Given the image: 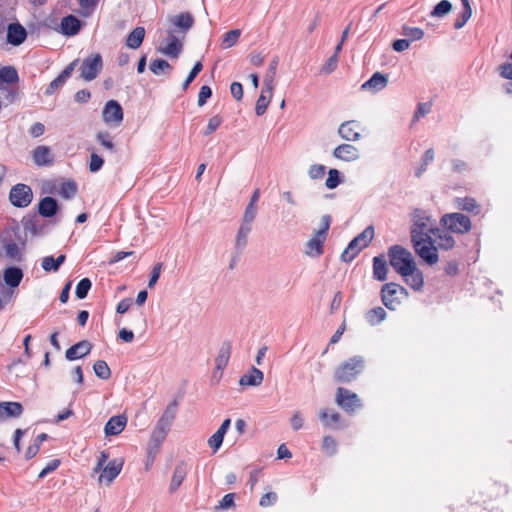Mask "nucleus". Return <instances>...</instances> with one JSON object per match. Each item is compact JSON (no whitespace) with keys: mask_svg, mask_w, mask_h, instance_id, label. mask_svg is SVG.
<instances>
[{"mask_svg":"<svg viewBox=\"0 0 512 512\" xmlns=\"http://www.w3.org/2000/svg\"><path fill=\"white\" fill-rule=\"evenodd\" d=\"M78 63V60L72 61L70 64H68L64 70L53 80L50 82V84L47 86L45 90V95L51 96L53 95L58 89H60L67 81V79L72 75L76 65Z\"/></svg>","mask_w":512,"mask_h":512,"instance_id":"f8f14e48","label":"nucleus"},{"mask_svg":"<svg viewBox=\"0 0 512 512\" xmlns=\"http://www.w3.org/2000/svg\"><path fill=\"white\" fill-rule=\"evenodd\" d=\"M23 413V406L19 402H0V420L18 418Z\"/></svg>","mask_w":512,"mask_h":512,"instance_id":"5701e85b","label":"nucleus"},{"mask_svg":"<svg viewBox=\"0 0 512 512\" xmlns=\"http://www.w3.org/2000/svg\"><path fill=\"white\" fill-rule=\"evenodd\" d=\"M92 283L89 278L81 279L77 286L75 294L79 299H84L87 297L89 290L91 289Z\"/></svg>","mask_w":512,"mask_h":512,"instance_id":"864d4df0","label":"nucleus"},{"mask_svg":"<svg viewBox=\"0 0 512 512\" xmlns=\"http://www.w3.org/2000/svg\"><path fill=\"white\" fill-rule=\"evenodd\" d=\"M81 27V23L78 18L73 15L63 17L61 20V31L64 35L73 36L76 35Z\"/></svg>","mask_w":512,"mask_h":512,"instance_id":"c756f323","label":"nucleus"},{"mask_svg":"<svg viewBox=\"0 0 512 512\" xmlns=\"http://www.w3.org/2000/svg\"><path fill=\"white\" fill-rule=\"evenodd\" d=\"M452 10V4L448 0H441L431 11L430 15L432 17L442 18L449 14Z\"/></svg>","mask_w":512,"mask_h":512,"instance_id":"09e8293b","label":"nucleus"},{"mask_svg":"<svg viewBox=\"0 0 512 512\" xmlns=\"http://www.w3.org/2000/svg\"><path fill=\"white\" fill-rule=\"evenodd\" d=\"M96 140L101 146H103L106 150L111 153L115 152V144L113 142V138L107 131H100L96 134Z\"/></svg>","mask_w":512,"mask_h":512,"instance_id":"49530a36","label":"nucleus"},{"mask_svg":"<svg viewBox=\"0 0 512 512\" xmlns=\"http://www.w3.org/2000/svg\"><path fill=\"white\" fill-rule=\"evenodd\" d=\"M231 351H232L231 341H228V340L224 341L218 350L217 357L215 358L216 370L221 371L227 366L230 356H231Z\"/></svg>","mask_w":512,"mask_h":512,"instance_id":"a878e982","label":"nucleus"},{"mask_svg":"<svg viewBox=\"0 0 512 512\" xmlns=\"http://www.w3.org/2000/svg\"><path fill=\"white\" fill-rule=\"evenodd\" d=\"M150 70L155 74L159 75L161 74L165 69L171 70V65L163 59H155L150 63L149 66Z\"/></svg>","mask_w":512,"mask_h":512,"instance_id":"5fc2aeb1","label":"nucleus"},{"mask_svg":"<svg viewBox=\"0 0 512 512\" xmlns=\"http://www.w3.org/2000/svg\"><path fill=\"white\" fill-rule=\"evenodd\" d=\"M387 263L383 256L373 258V277L378 281L387 279Z\"/></svg>","mask_w":512,"mask_h":512,"instance_id":"72a5a7b5","label":"nucleus"},{"mask_svg":"<svg viewBox=\"0 0 512 512\" xmlns=\"http://www.w3.org/2000/svg\"><path fill=\"white\" fill-rule=\"evenodd\" d=\"M461 5L463 7V11L458 15L454 22L455 29H461L467 23V21L472 16V8L470 5V0H460Z\"/></svg>","mask_w":512,"mask_h":512,"instance_id":"ea45409f","label":"nucleus"},{"mask_svg":"<svg viewBox=\"0 0 512 512\" xmlns=\"http://www.w3.org/2000/svg\"><path fill=\"white\" fill-rule=\"evenodd\" d=\"M333 156L342 161L353 162L359 158L360 153L354 145L341 144L334 149Z\"/></svg>","mask_w":512,"mask_h":512,"instance_id":"dca6fc26","label":"nucleus"},{"mask_svg":"<svg viewBox=\"0 0 512 512\" xmlns=\"http://www.w3.org/2000/svg\"><path fill=\"white\" fill-rule=\"evenodd\" d=\"M32 198V189L26 184H16L10 190L9 199L16 207H27L31 203Z\"/></svg>","mask_w":512,"mask_h":512,"instance_id":"1a4fd4ad","label":"nucleus"},{"mask_svg":"<svg viewBox=\"0 0 512 512\" xmlns=\"http://www.w3.org/2000/svg\"><path fill=\"white\" fill-rule=\"evenodd\" d=\"M365 360L362 356H353L342 362L334 372V378L339 383H349L362 373Z\"/></svg>","mask_w":512,"mask_h":512,"instance_id":"f03ea898","label":"nucleus"},{"mask_svg":"<svg viewBox=\"0 0 512 512\" xmlns=\"http://www.w3.org/2000/svg\"><path fill=\"white\" fill-rule=\"evenodd\" d=\"M338 64V57L336 54H333L322 66L321 73L323 74H330L332 73L336 68Z\"/></svg>","mask_w":512,"mask_h":512,"instance_id":"338daca9","label":"nucleus"},{"mask_svg":"<svg viewBox=\"0 0 512 512\" xmlns=\"http://www.w3.org/2000/svg\"><path fill=\"white\" fill-rule=\"evenodd\" d=\"M77 193V185L74 181L64 182L59 189V195L65 199H71Z\"/></svg>","mask_w":512,"mask_h":512,"instance_id":"603ef678","label":"nucleus"},{"mask_svg":"<svg viewBox=\"0 0 512 512\" xmlns=\"http://www.w3.org/2000/svg\"><path fill=\"white\" fill-rule=\"evenodd\" d=\"M252 227L246 225H240V228L237 232L236 240H235V248L238 252H242L245 248L248 240V235L251 232Z\"/></svg>","mask_w":512,"mask_h":512,"instance_id":"37998d69","label":"nucleus"},{"mask_svg":"<svg viewBox=\"0 0 512 512\" xmlns=\"http://www.w3.org/2000/svg\"><path fill=\"white\" fill-rule=\"evenodd\" d=\"M273 89L274 87H270L269 89L268 86L264 85L255 106V113L258 116H261L266 112L273 95Z\"/></svg>","mask_w":512,"mask_h":512,"instance_id":"7c9ffc66","label":"nucleus"},{"mask_svg":"<svg viewBox=\"0 0 512 512\" xmlns=\"http://www.w3.org/2000/svg\"><path fill=\"white\" fill-rule=\"evenodd\" d=\"M402 34L406 37L407 40H410L411 43L412 41L422 39L424 36V31L418 27L403 26Z\"/></svg>","mask_w":512,"mask_h":512,"instance_id":"3c124183","label":"nucleus"},{"mask_svg":"<svg viewBox=\"0 0 512 512\" xmlns=\"http://www.w3.org/2000/svg\"><path fill=\"white\" fill-rule=\"evenodd\" d=\"M122 459H113L102 469L98 478L99 483L106 482L110 484L121 472L123 467Z\"/></svg>","mask_w":512,"mask_h":512,"instance_id":"4468645a","label":"nucleus"},{"mask_svg":"<svg viewBox=\"0 0 512 512\" xmlns=\"http://www.w3.org/2000/svg\"><path fill=\"white\" fill-rule=\"evenodd\" d=\"M411 241L417 255L427 264L434 265L438 262V247L434 244L432 236Z\"/></svg>","mask_w":512,"mask_h":512,"instance_id":"0eeeda50","label":"nucleus"},{"mask_svg":"<svg viewBox=\"0 0 512 512\" xmlns=\"http://www.w3.org/2000/svg\"><path fill=\"white\" fill-rule=\"evenodd\" d=\"M278 501V495L276 492L268 491L266 492L259 501V505L261 507H270L274 505Z\"/></svg>","mask_w":512,"mask_h":512,"instance_id":"052dcab7","label":"nucleus"},{"mask_svg":"<svg viewBox=\"0 0 512 512\" xmlns=\"http://www.w3.org/2000/svg\"><path fill=\"white\" fill-rule=\"evenodd\" d=\"M176 411H177V403L174 401L173 403H171L167 406V408L165 409L161 418L158 420L155 428H157L159 430H163L168 433L170 430V427L175 419Z\"/></svg>","mask_w":512,"mask_h":512,"instance_id":"4be33fe9","label":"nucleus"},{"mask_svg":"<svg viewBox=\"0 0 512 512\" xmlns=\"http://www.w3.org/2000/svg\"><path fill=\"white\" fill-rule=\"evenodd\" d=\"M92 344L87 340H82L66 350L65 357L69 361L81 359L91 352Z\"/></svg>","mask_w":512,"mask_h":512,"instance_id":"f3484780","label":"nucleus"},{"mask_svg":"<svg viewBox=\"0 0 512 512\" xmlns=\"http://www.w3.org/2000/svg\"><path fill=\"white\" fill-rule=\"evenodd\" d=\"M102 117L106 124L118 126L123 120L121 105L116 100H109L103 108Z\"/></svg>","mask_w":512,"mask_h":512,"instance_id":"9b49d317","label":"nucleus"},{"mask_svg":"<svg viewBox=\"0 0 512 512\" xmlns=\"http://www.w3.org/2000/svg\"><path fill=\"white\" fill-rule=\"evenodd\" d=\"M381 301L389 310H396L402 300L408 297V291L400 284L390 282L381 288Z\"/></svg>","mask_w":512,"mask_h":512,"instance_id":"7ed1b4c3","label":"nucleus"},{"mask_svg":"<svg viewBox=\"0 0 512 512\" xmlns=\"http://www.w3.org/2000/svg\"><path fill=\"white\" fill-rule=\"evenodd\" d=\"M222 123V118L219 115L211 117L208 121L207 127L204 131V135H210L216 131Z\"/></svg>","mask_w":512,"mask_h":512,"instance_id":"0e129e2a","label":"nucleus"},{"mask_svg":"<svg viewBox=\"0 0 512 512\" xmlns=\"http://www.w3.org/2000/svg\"><path fill=\"white\" fill-rule=\"evenodd\" d=\"M27 37L25 28L19 23H12L7 28V41L8 43L18 46L22 44Z\"/></svg>","mask_w":512,"mask_h":512,"instance_id":"6ab92c4d","label":"nucleus"},{"mask_svg":"<svg viewBox=\"0 0 512 512\" xmlns=\"http://www.w3.org/2000/svg\"><path fill=\"white\" fill-rule=\"evenodd\" d=\"M388 84V78L386 75L375 72L369 80L362 84V90L378 92L383 90Z\"/></svg>","mask_w":512,"mask_h":512,"instance_id":"412c9836","label":"nucleus"},{"mask_svg":"<svg viewBox=\"0 0 512 512\" xmlns=\"http://www.w3.org/2000/svg\"><path fill=\"white\" fill-rule=\"evenodd\" d=\"M322 449L329 456L334 455L337 451V443L335 439L331 436H325L322 441Z\"/></svg>","mask_w":512,"mask_h":512,"instance_id":"13d9d810","label":"nucleus"},{"mask_svg":"<svg viewBox=\"0 0 512 512\" xmlns=\"http://www.w3.org/2000/svg\"><path fill=\"white\" fill-rule=\"evenodd\" d=\"M431 111V104L429 103H419L417 109L414 113L412 123L418 121L421 117H424Z\"/></svg>","mask_w":512,"mask_h":512,"instance_id":"e2e57ef3","label":"nucleus"},{"mask_svg":"<svg viewBox=\"0 0 512 512\" xmlns=\"http://www.w3.org/2000/svg\"><path fill=\"white\" fill-rule=\"evenodd\" d=\"M127 424V418L124 415L112 416L104 427L106 436H114L120 434Z\"/></svg>","mask_w":512,"mask_h":512,"instance_id":"aec40b11","label":"nucleus"},{"mask_svg":"<svg viewBox=\"0 0 512 512\" xmlns=\"http://www.w3.org/2000/svg\"><path fill=\"white\" fill-rule=\"evenodd\" d=\"M95 375L102 379L107 380L111 376V370L104 360H97L93 365Z\"/></svg>","mask_w":512,"mask_h":512,"instance_id":"de8ad7c7","label":"nucleus"},{"mask_svg":"<svg viewBox=\"0 0 512 512\" xmlns=\"http://www.w3.org/2000/svg\"><path fill=\"white\" fill-rule=\"evenodd\" d=\"M183 45L174 34V31H168L167 44L165 47L160 48L159 51L172 58H177L182 52Z\"/></svg>","mask_w":512,"mask_h":512,"instance_id":"a211bd4d","label":"nucleus"},{"mask_svg":"<svg viewBox=\"0 0 512 512\" xmlns=\"http://www.w3.org/2000/svg\"><path fill=\"white\" fill-rule=\"evenodd\" d=\"M3 277L8 286L15 288L20 284L23 272L18 267H9L4 271Z\"/></svg>","mask_w":512,"mask_h":512,"instance_id":"c9c22d12","label":"nucleus"},{"mask_svg":"<svg viewBox=\"0 0 512 512\" xmlns=\"http://www.w3.org/2000/svg\"><path fill=\"white\" fill-rule=\"evenodd\" d=\"M104 160L96 153H92L90 156L89 170L92 173L98 172L103 166Z\"/></svg>","mask_w":512,"mask_h":512,"instance_id":"774afa93","label":"nucleus"},{"mask_svg":"<svg viewBox=\"0 0 512 512\" xmlns=\"http://www.w3.org/2000/svg\"><path fill=\"white\" fill-rule=\"evenodd\" d=\"M389 263L401 276H408L416 270V263L412 253L400 245L391 246L388 250Z\"/></svg>","mask_w":512,"mask_h":512,"instance_id":"f257e3e1","label":"nucleus"},{"mask_svg":"<svg viewBox=\"0 0 512 512\" xmlns=\"http://www.w3.org/2000/svg\"><path fill=\"white\" fill-rule=\"evenodd\" d=\"M446 229L435 228L431 230L433 242L438 249L451 250L455 246V239Z\"/></svg>","mask_w":512,"mask_h":512,"instance_id":"ddd939ff","label":"nucleus"},{"mask_svg":"<svg viewBox=\"0 0 512 512\" xmlns=\"http://www.w3.org/2000/svg\"><path fill=\"white\" fill-rule=\"evenodd\" d=\"M457 206L459 209L478 214L480 212V207L474 198H457Z\"/></svg>","mask_w":512,"mask_h":512,"instance_id":"c03bdc74","label":"nucleus"},{"mask_svg":"<svg viewBox=\"0 0 512 512\" xmlns=\"http://www.w3.org/2000/svg\"><path fill=\"white\" fill-rule=\"evenodd\" d=\"M412 289L419 291L424 285V278L422 272L416 267L408 276H402Z\"/></svg>","mask_w":512,"mask_h":512,"instance_id":"79ce46f5","label":"nucleus"},{"mask_svg":"<svg viewBox=\"0 0 512 512\" xmlns=\"http://www.w3.org/2000/svg\"><path fill=\"white\" fill-rule=\"evenodd\" d=\"M386 317L387 313L381 306L374 307L365 313V320L371 326L378 325L384 321Z\"/></svg>","mask_w":512,"mask_h":512,"instance_id":"f704fd0d","label":"nucleus"},{"mask_svg":"<svg viewBox=\"0 0 512 512\" xmlns=\"http://www.w3.org/2000/svg\"><path fill=\"white\" fill-rule=\"evenodd\" d=\"M57 210V201L52 197H45L39 203L38 211L43 217H52L56 214Z\"/></svg>","mask_w":512,"mask_h":512,"instance_id":"473e14b6","label":"nucleus"},{"mask_svg":"<svg viewBox=\"0 0 512 512\" xmlns=\"http://www.w3.org/2000/svg\"><path fill=\"white\" fill-rule=\"evenodd\" d=\"M82 14L88 16L95 10L99 0H78Z\"/></svg>","mask_w":512,"mask_h":512,"instance_id":"680f3d73","label":"nucleus"},{"mask_svg":"<svg viewBox=\"0 0 512 512\" xmlns=\"http://www.w3.org/2000/svg\"><path fill=\"white\" fill-rule=\"evenodd\" d=\"M103 62L100 54H94L90 57H87L83 60L80 67V76L85 81L94 80L98 73L102 70Z\"/></svg>","mask_w":512,"mask_h":512,"instance_id":"6e6552de","label":"nucleus"},{"mask_svg":"<svg viewBox=\"0 0 512 512\" xmlns=\"http://www.w3.org/2000/svg\"><path fill=\"white\" fill-rule=\"evenodd\" d=\"M203 65L200 61L196 62L188 74L187 78L183 82L182 88L183 90H186L190 83L196 78V76L202 71Z\"/></svg>","mask_w":512,"mask_h":512,"instance_id":"bf43d9fd","label":"nucleus"},{"mask_svg":"<svg viewBox=\"0 0 512 512\" xmlns=\"http://www.w3.org/2000/svg\"><path fill=\"white\" fill-rule=\"evenodd\" d=\"M326 238L323 234L315 235L306 243V255L310 257H319L323 254V246Z\"/></svg>","mask_w":512,"mask_h":512,"instance_id":"393cba45","label":"nucleus"},{"mask_svg":"<svg viewBox=\"0 0 512 512\" xmlns=\"http://www.w3.org/2000/svg\"><path fill=\"white\" fill-rule=\"evenodd\" d=\"M335 400L336 403L346 412H353L356 408L361 407L358 395L342 387L337 389Z\"/></svg>","mask_w":512,"mask_h":512,"instance_id":"9d476101","label":"nucleus"},{"mask_svg":"<svg viewBox=\"0 0 512 512\" xmlns=\"http://www.w3.org/2000/svg\"><path fill=\"white\" fill-rule=\"evenodd\" d=\"M240 35H241V30H239V29H233V30L226 32L223 35V38L221 41V47L223 49H229V48L233 47L237 43Z\"/></svg>","mask_w":512,"mask_h":512,"instance_id":"a18cd8bd","label":"nucleus"},{"mask_svg":"<svg viewBox=\"0 0 512 512\" xmlns=\"http://www.w3.org/2000/svg\"><path fill=\"white\" fill-rule=\"evenodd\" d=\"M277 66H278V58L275 57L270 62L269 67L264 76V80H263L264 85L268 86L269 89H270V87H274V79H275V75H276Z\"/></svg>","mask_w":512,"mask_h":512,"instance_id":"8fccbe9b","label":"nucleus"},{"mask_svg":"<svg viewBox=\"0 0 512 512\" xmlns=\"http://www.w3.org/2000/svg\"><path fill=\"white\" fill-rule=\"evenodd\" d=\"M167 432L163 431V430H159L157 428H154L152 433H151V436H150V440H149V443H148V446H147V454H154V455H157L159 450H160V447L162 445V443L164 442L166 436H167Z\"/></svg>","mask_w":512,"mask_h":512,"instance_id":"bb28decb","label":"nucleus"},{"mask_svg":"<svg viewBox=\"0 0 512 512\" xmlns=\"http://www.w3.org/2000/svg\"><path fill=\"white\" fill-rule=\"evenodd\" d=\"M145 37V29L136 27L127 37L126 44L131 49H137L141 46Z\"/></svg>","mask_w":512,"mask_h":512,"instance_id":"a19ab883","label":"nucleus"},{"mask_svg":"<svg viewBox=\"0 0 512 512\" xmlns=\"http://www.w3.org/2000/svg\"><path fill=\"white\" fill-rule=\"evenodd\" d=\"M263 379V372L256 367H252L248 373L240 378L239 384L241 386H259L263 382Z\"/></svg>","mask_w":512,"mask_h":512,"instance_id":"c85d7f7f","label":"nucleus"},{"mask_svg":"<svg viewBox=\"0 0 512 512\" xmlns=\"http://www.w3.org/2000/svg\"><path fill=\"white\" fill-rule=\"evenodd\" d=\"M18 72L13 66H4L0 68V90H4L2 83L12 84L18 82Z\"/></svg>","mask_w":512,"mask_h":512,"instance_id":"4c0bfd02","label":"nucleus"},{"mask_svg":"<svg viewBox=\"0 0 512 512\" xmlns=\"http://www.w3.org/2000/svg\"><path fill=\"white\" fill-rule=\"evenodd\" d=\"M66 256L64 254L59 255L57 258L47 256L42 259L41 267L46 272H56L60 266L65 262Z\"/></svg>","mask_w":512,"mask_h":512,"instance_id":"58836bf2","label":"nucleus"},{"mask_svg":"<svg viewBox=\"0 0 512 512\" xmlns=\"http://www.w3.org/2000/svg\"><path fill=\"white\" fill-rule=\"evenodd\" d=\"M257 215V207H252V205H247L242 218V225L252 227L253 221L255 220Z\"/></svg>","mask_w":512,"mask_h":512,"instance_id":"6e6d98bb","label":"nucleus"},{"mask_svg":"<svg viewBox=\"0 0 512 512\" xmlns=\"http://www.w3.org/2000/svg\"><path fill=\"white\" fill-rule=\"evenodd\" d=\"M170 23L179 28L184 34L194 25V18L189 12L180 13L169 19Z\"/></svg>","mask_w":512,"mask_h":512,"instance_id":"cd10ccee","label":"nucleus"},{"mask_svg":"<svg viewBox=\"0 0 512 512\" xmlns=\"http://www.w3.org/2000/svg\"><path fill=\"white\" fill-rule=\"evenodd\" d=\"M434 156H435V153H434V150L432 148L428 149L425 152L424 158H423V163L420 166V168L417 169V171H416V176L417 177H420L421 174L426 170L427 165L434 160Z\"/></svg>","mask_w":512,"mask_h":512,"instance_id":"69168bd1","label":"nucleus"},{"mask_svg":"<svg viewBox=\"0 0 512 512\" xmlns=\"http://www.w3.org/2000/svg\"><path fill=\"white\" fill-rule=\"evenodd\" d=\"M374 237V228L368 226L359 235H357L341 254L344 262H351L359 252L367 247Z\"/></svg>","mask_w":512,"mask_h":512,"instance_id":"39448f33","label":"nucleus"},{"mask_svg":"<svg viewBox=\"0 0 512 512\" xmlns=\"http://www.w3.org/2000/svg\"><path fill=\"white\" fill-rule=\"evenodd\" d=\"M33 160L38 166L50 165L53 162L51 150L47 146H38L33 151Z\"/></svg>","mask_w":512,"mask_h":512,"instance_id":"2f4dec72","label":"nucleus"},{"mask_svg":"<svg viewBox=\"0 0 512 512\" xmlns=\"http://www.w3.org/2000/svg\"><path fill=\"white\" fill-rule=\"evenodd\" d=\"M187 473L188 465L186 462L181 461L175 466L169 486V491L171 493L175 492L181 486L184 479L186 478Z\"/></svg>","mask_w":512,"mask_h":512,"instance_id":"b1692460","label":"nucleus"},{"mask_svg":"<svg viewBox=\"0 0 512 512\" xmlns=\"http://www.w3.org/2000/svg\"><path fill=\"white\" fill-rule=\"evenodd\" d=\"M436 227L432 226L431 217L426 215L424 211L416 210L413 213V225L411 227V240L431 237V230Z\"/></svg>","mask_w":512,"mask_h":512,"instance_id":"423d86ee","label":"nucleus"},{"mask_svg":"<svg viewBox=\"0 0 512 512\" xmlns=\"http://www.w3.org/2000/svg\"><path fill=\"white\" fill-rule=\"evenodd\" d=\"M361 125L357 121L350 120L342 123L339 126L338 133L340 137L347 141H357L360 139Z\"/></svg>","mask_w":512,"mask_h":512,"instance_id":"2eb2a0df","label":"nucleus"},{"mask_svg":"<svg viewBox=\"0 0 512 512\" xmlns=\"http://www.w3.org/2000/svg\"><path fill=\"white\" fill-rule=\"evenodd\" d=\"M440 225L442 228L455 234H466L471 228V220L463 213H446L440 218Z\"/></svg>","mask_w":512,"mask_h":512,"instance_id":"20e7f679","label":"nucleus"},{"mask_svg":"<svg viewBox=\"0 0 512 512\" xmlns=\"http://www.w3.org/2000/svg\"><path fill=\"white\" fill-rule=\"evenodd\" d=\"M340 173L337 169H330L325 185L328 189H334L340 184Z\"/></svg>","mask_w":512,"mask_h":512,"instance_id":"4d7b16f0","label":"nucleus"},{"mask_svg":"<svg viewBox=\"0 0 512 512\" xmlns=\"http://www.w3.org/2000/svg\"><path fill=\"white\" fill-rule=\"evenodd\" d=\"M319 418L323 425L329 428H338L340 414L334 410L323 409L319 412Z\"/></svg>","mask_w":512,"mask_h":512,"instance_id":"e433bc0d","label":"nucleus"}]
</instances>
